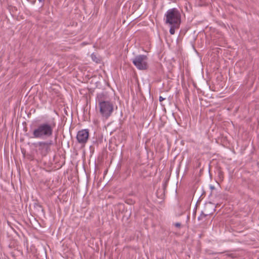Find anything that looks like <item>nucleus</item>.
<instances>
[{
    "mask_svg": "<svg viewBox=\"0 0 259 259\" xmlns=\"http://www.w3.org/2000/svg\"><path fill=\"white\" fill-rule=\"evenodd\" d=\"M56 123L54 121L38 123L32 128L31 138L41 140L50 139L53 135Z\"/></svg>",
    "mask_w": 259,
    "mask_h": 259,
    "instance_id": "obj_1",
    "label": "nucleus"
},
{
    "mask_svg": "<svg viewBox=\"0 0 259 259\" xmlns=\"http://www.w3.org/2000/svg\"><path fill=\"white\" fill-rule=\"evenodd\" d=\"M165 23L168 25L180 26L181 16L176 8L168 10L165 14Z\"/></svg>",
    "mask_w": 259,
    "mask_h": 259,
    "instance_id": "obj_2",
    "label": "nucleus"
},
{
    "mask_svg": "<svg viewBox=\"0 0 259 259\" xmlns=\"http://www.w3.org/2000/svg\"><path fill=\"white\" fill-rule=\"evenodd\" d=\"M53 144V140H49L48 141H39L37 143L35 144L34 145L37 148V151L41 156L44 157L51 152V147Z\"/></svg>",
    "mask_w": 259,
    "mask_h": 259,
    "instance_id": "obj_3",
    "label": "nucleus"
},
{
    "mask_svg": "<svg viewBox=\"0 0 259 259\" xmlns=\"http://www.w3.org/2000/svg\"><path fill=\"white\" fill-rule=\"evenodd\" d=\"M100 112L103 117L108 118L113 111V104L108 101H101L99 103Z\"/></svg>",
    "mask_w": 259,
    "mask_h": 259,
    "instance_id": "obj_4",
    "label": "nucleus"
},
{
    "mask_svg": "<svg viewBox=\"0 0 259 259\" xmlns=\"http://www.w3.org/2000/svg\"><path fill=\"white\" fill-rule=\"evenodd\" d=\"M148 57L145 55L136 56L133 60V63L139 70H146L148 69Z\"/></svg>",
    "mask_w": 259,
    "mask_h": 259,
    "instance_id": "obj_5",
    "label": "nucleus"
},
{
    "mask_svg": "<svg viewBox=\"0 0 259 259\" xmlns=\"http://www.w3.org/2000/svg\"><path fill=\"white\" fill-rule=\"evenodd\" d=\"M89 130H82L78 132L76 136V139L79 144L84 145L87 142L89 139Z\"/></svg>",
    "mask_w": 259,
    "mask_h": 259,
    "instance_id": "obj_6",
    "label": "nucleus"
},
{
    "mask_svg": "<svg viewBox=\"0 0 259 259\" xmlns=\"http://www.w3.org/2000/svg\"><path fill=\"white\" fill-rule=\"evenodd\" d=\"M207 207H208L207 205H206L205 206V208H204V210L203 211H202L200 217H199V218H198L199 220H200V218L202 217V216L205 217L207 215H211L213 213V211H214V209L213 208H212L211 211H208L207 209Z\"/></svg>",
    "mask_w": 259,
    "mask_h": 259,
    "instance_id": "obj_7",
    "label": "nucleus"
},
{
    "mask_svg": "<svg viewBox=\"0 0 259 259\" xmlns=\"http://www.w3.org/2000/svg\"><path fill=\"white\" fill-rule=\"evenodd\" d=\"M58 248L59 250L61 252H62L63 253L67 252L68 249V246H67V244H60V245L58 246Z\"/></svg>",
    "mask_w": 259,
    "mask_h": 259,
    "instance_id": "obj_8",
    "label": "nucleus"
},
{
    "mask_svg": "<svg viewBox=\"0 0 259 259\" xmlns=\"http://www.w3.org/2000/svg\"><path fill=\"white\" fill-rule=\"evenodd\" d=\"M170 28L169 29V32L171 34H174L175 32V29L178 28L179 26H176L174 25H170Z\"/></svg>",
    "mask_w": 259,
    "mask_h": 259,
    "instance_id": "obj_9",
    "label": "nucleus"
},
{
    "mask_svg": "<svg viewBox=\"0 0 259 259\" xmlns=\"http://www.w3.org/2000/svg\"><path fill=\"white\" fill-rule=\"evenodd\" d=\"M91 57L92 60L96 63H99L100 62V60L98 58L96 55L94 54H92L91 55Z\"/></svg>",
    "mask_w": 259,
    "mask_h": 259,
    "instance_id": "obj_10",
    "label": "nucleus"
},
{
    "mask_svg": "<svg viewBox=\"0 0 259 259\" xmlns=\"http://www.w3.org/2000/svg\"><path fill=\"white\" fill-rule=\"evenodd\" d=\"M30 251L32 252V253H34L36 252V249H35L34 248V246H33V244H32L30 247Z\"/></svg>",
    "mask_w": 259,
    "mask_h": 259,
    "instance_id": "obj_11",
    "label": "nucleus"
},
{
    "mask_svg": "<svg viewBox=\"0 0 259 259\" xmlns=\"http://www.w3.org/2000/svg\"><path fill=\"white\" fill-rule=\"evenodd\" d=\"M174 225L177 228H180L181 227V224L180 223H175L174 224Z\"/></svg>",
    "mask_w": 259,
    "mask_h": 259,
    "instance_id": "obj_12",
    "label": "nucleus"
},
{
    "mask_svg": "<svg viewBox=\"0 0 259 259\" xmlns=\"http://www.w3.org/2000/svg\"><path fill=\"white\" fill-rule=\"evenodd\" d=\"M165 100V98H163L161 96H160L159 97V101L160 102H162V101L164 100Z\"/></svg>",
    "mask_w": 259,
    "mask_h": 259,
    "instance_id": "obj_13",
    "label": "nucleus"
},
{
    "mask_svg": "<svg viewBox=\"0 0 259 259\" xmlns=\"http://www.w3.org/2000/svg\"><path fill=\"white\" fill-rule=\"evenodd\" d=\"M128 200H126V201H125V202H126V203H128V204H132V203H133V201H132V200H131V202H129L128 201Z\"/></svg>",
    "mask_w": 259,
    "mask_h": 259,
    "instance_id": "obj_14",
    "label": "nucleus"
},
{
    "mask_svg": "<svg viewBox=\"0 0 259 259\" xmlns=\"http://www.w3.org/2000/svg\"><path fill=\"white\" fill-rule=\"evenodd\" d=\"M14 244H12V245H11V244H10V245H9V247H14Z\"/></svg>",
    "mask_w": 259,
    "mask_h": 259,
    "instance_id": "obj_15",
    "label": "nucleus"
},
{
    "mask_svg": "<svg viewBox=\"0 0 259 259\" xmlns=\"http://www.w3.org/2000/svg\"><path fill=\"white\" fill-rule=\"evenodd\" d=\"M26 248H27V250L29 251V247H28V244H27Z\"/></svg>",
    "mask_w": 259,
    "mask_h": 259,
    "instance_id": "obj_16",
    "label": "nucleus"
},
{
    "mask_svg": "<svg viewBox=\"0 0 259 259\" xmlns=\"http://www.w3.org/2000/svg\"><path fill=\"white\" fill-rule=\"evenodd\" d=\"M38 1H39V2H41L42 0H38Z\"/></svg>",
    "mask_w": 259,
    "mask_h": 259,
    "instance_id": "obj_17",
    "label": "nucleus"
}]
</instances>
